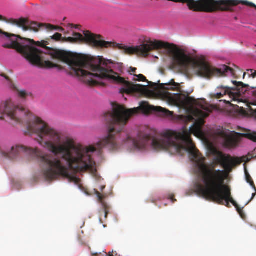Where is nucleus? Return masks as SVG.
I'll return each instance as SVG.
<instances>
[{"label":"nucleus","instance_id":"obj_1","mask_svg":"<svg viewBox=\"0 0 256 256\" xmlns=\"http://www.w3.org/2000/svg\"><path fill=\"white\" fill-rule=\"evenodd\" d=\"M112 110L104 114L107 136L100 140L96 147H86L76 144L69 138L61 143L60 134L40 118L33 115L28 110L16 105L11 100L2 102L0 104V119L26 126L25 134H36V140L38 144L52 154L44 153L38 148L19 145L12 147L8 152H2V154L6 158L14 160L22 153H26L38 160L42 173L46 180H54L62 176L67 178L70 182L79 184L80 180L69 174L68 168L57 156L58 154H62V158L67 162L72 170L78 172L88 170L94 174L96 171V163L92 158L91 153L102 148L110 150L118 149V138L132 116L138 114L140 110L146 114L155 112L163 117L172 116V112L166 108L150 106L146 102H142L140 108L128 110L117 103H112Z\"/></svg>","mask_w":256,"mask_h":256},{"label":"nucleus","instance_id":"obj_2","mask_svg":"<svg viewBox=\"0 0 256 256\" xmlns=\"http://www.w3.org/2000/svg\"><path fill=\"white\" fill-rule=\"evenodd\" d=\"M183 104L190 113L188 118L194 120L189 130L184 128L178 132L168 130L156 136L140 134L136 139L127 136L125 142L131 144L139 150L150 144L156 150H166L171 154L182 156L188 152L190 160L198 168L203 182V184L199 182L194 184L196 193L207 200L228 208L230 207L231 202L244 218L243 210L232 196L230 188L224 184L226 176L225 170H216L214 164H204L205 158L200 153L191 138L192 134L196 136L203 135L204 118L212 112L210 105L204 100H196L190 96L184 98Z\"/></svg>","mask_w":256,"mask_h":256},{"label":"nucleus","instance_id":"obj_3","mask_svg":"<svg viewBox=\"0 0 256 256\" xmlns=\"http://www.w3.org/2000/svg\"><path fill=\"white\" fill-rule=\"evenodd\" d=\"M50 54L52 58L68 64L70 68V74L81 78L82 80L88 86L98 84L96 80L98 78L122 84L123 87L120 89L122 94L138 92L144 94L146 92V86L134 84L120 76L124 72L122 63H114L102 56L88 57L58 50H51Z\"/></svg>","mask_w":256,"mask_h":256},{"label":"nucleus","instance_id":"obj_4","mask_svg":"<svg viewBox=\"0 0 256 256\" xmlns=\"http://www.w3.org/2000/svg\"><path fill=\"white\" fill-rule=\"evenodd\" d=\"M84 35L81 34L73 32V37H62V34L56 32L50 38L56 42L62 41L72 44L78 42H87L90 46L96 48H118L123 50L124 53L128 54H136L137 55L146 57L149 52L153 50H156V40H149L146 44L136 46H127L122 44L114 42H106L103 40V36L100 34H94L90 31H84Z\"/></svg>","mask_w":256,"mask_h":256},{"label":"nucleus","instance_id":"obj_5","mask_svg":"<svg viewBox=\"0 0 256 256\" xmlns=\"http://www.w3.org/2000/svg\"><path fill=\"white\" fill-rule=\"evenodd\" d=\"M3 34L10 38L11 43L4 44L3 47L6 48L14 49L32 64L42 68H60L58 64L53 63L48 60V56L50 53L47 54L41 50L30 45L35 44L36 46L44 48L48 50L46 46L48 42L44 40L42 42H34V40L24 38L19 35L11 34L3 32L0 30V34Z\"/></svg>","mask_w":256,"mask_h":256},{"label":"nucleus","instance_id":"obj_6","mask_svg":"<svg viewBox=\"0 0 256 256\" xmlns=\"http://www.w3.org/2000/svg\"><path fill=\"white\" fill-rule=\"evenodd\" d=\"M232 82L234 86V88L223 86L218 88V89L220 88L222 90L215 94L216 98H220L224 96L228 95L232 99V101L241 102L240 98L248 90L249 86L236 81H232Z\"/></svg>","mask_w":256,"mask_h":256},{"label":"nucleus","instance_id":"obj_7","mask_svg":"<svg viewBox=\"0 0 256 256\" xmlns=\"http://www.w3.org/2000/svg\"><path fill=\"white\" fill-rule=\"evenodd\" d=\"M216 156V160L217 164H220L226 171L230 172L234 167L240 164L242 162H248L250 158L247 156L241 158L232 157L229 154H224L222 152L215 150L214 152Z\"/></svg>","mask_w":256,"mask_h":256},{"label":"nucleus","instance_id":"obj_8","mask_svg":"<svg viewBox=\"0 0 256 256\" xmlns=\"http://www.w3.org/2000/svg\"><path fill=\"white\" fill-rule=\"evenodd\" d=\"M12 24L16 25L22 28L24 32L28 30H32L34 32H38L39 29L41 28H46V24H40L36 22L30 21L28 18H21L17 20H11L10 21Z\"/></svg>","mask_w":256,"mask_h":256},{"label":"nucleus","instance_id":"obj_9","mask_svg":"<svg viewBox=\"0 0 256 256\" xmlns=\"http://www.w3.org/2000/svg\"><path fill=\"white\" fill-rule=\"evenodd\" d=\"M96 195L98 198V202L102 204V208L100 210V220L101 223H103L102 216L104 215L105 220L107 218V216L108 213L109 206L104 202L105 196L100 194L98 192H96Z\"/></svg>","mask_w":256,"mask_h":256},{"label":"nucleus","instance_id":"obj_10","mask_svg":"<svg viewBox=\"0 0 256 256\" xmlns=\"http://www.w3.org/2000/svg\"><path fill=\"white\" fill-rule=\"evenodd\" d=\"M2 76L5 78L6 80H7L8 82V85L10 88L12 90H16L18 92V96L23 99L26 98L28 96H32V94L30 92H28L26 90H19L15 84L13 82L10 80V78L4 74H0Z\"/></svg>","mask_w":256,"mask_h":256},{"label":"nucleus","instance_id":"obj_11","mask_svg":"<svg viewBox=\"0 0 256 256\" xmlns=\"http://www.w3.org/2000/svg\"><path fill=\"white\" fill-rule=\"evenodd\" d=\"M236 135H239L242 137H244L250 139L254 142H256V132L248 130L246 134L236 133ZM252 157H256V148L252 152Z\"/></svg>","mask_w":256,"mask_h":256},{"label":"nucleus","instance_id":"obj_12","mask_svg":"<svg viewBox=\"0 0 256 256\" xmlns=\"http://www.w3.org/2000/svg\"><path fill=\"white\" fill-rule=\"evenodd\" d=\"M238 143V140L234 136L230 135L224 136V144L226 147L233 148Z\"/></svg>","mask_w":256,"mask_h":256},{"label":"nucleus","instance_id":"obj_13","mask_svg":"<svg viewBox=\"0 0 256 256\" xmlns=\"http://www.w3.org/2000/svg\"><path fill=\"white\" fill-rule=\"evenodd\" d=\"M165 85L167 86V87L165 88V89L167 90H176L178 92H180V84L176 82L173 79L171 80L168 84H166Z\"/></svg>","mask_w":256,"mask_h":256},{"label":"nucleus","instance_id":"obj_14","mask_svg":"<svg viewBox=\"0 0 256 256\" xmlns=\"http://www.w3.org/2000/svg\"><path fill=\"white\" fill-rule=\"evenodd\" d=\"M245 174H246V182L250 184V185L252 187V188H254V192L252 194V198L250 200V202L254 198L255 196L256 195V187L254 185V181L252 180V178H251L250 176L247 172L246 168H245Z\"/></svg>","mask_w":256,"mask_h":256},{"label":"nucleus","instance_id":"obj_15","mask_svg":"<svg viewBox=\"0 0 256 256\" xmlns=\"http://www.w3.org/2000/svg\"><path fill=\"white\" fill-rule=\"evenodd\" d=\"M46 28L49 30H57L60 31L62 32H64V29L62 28V27H60L58 26H54V25H52L51 24H46Z\"/></svg>","mask_w":256,"mask_h":256},{"label":"nucleus","instance_id":"obj_16","mask_svg":"<svg viewBox=\"0 0 256 256\" xmlns=\"http://www.w3.org/2000/svg\"><path fill=\"white\" fill-rule=\"evenodd\" d=\"M134 78L132 79L133 80L139 82H145L146 80V78L142 74H134Z\"/></svg>","mask_w":256,"mask_h":256},{"label":"nucleus","instance_id":"obj_17","mask_svg":"<svg viewBox=\"0 0 256 256\" xmlns=\"http://www.w3.org/2000/svg\"><path fill=\"white\" fill-rule=\"evenodd\" d=\"M240 4H242L243 5L249 6H250L252 8H254L256 9V5H255V4H254V3L249 2L247 0H240Z\"/></svg>","mask_w":256,"mask_h":256},{"label":"nucleus","instance_id":"obj_18","mask_svg":"<svg viewBox=\"0 0 256 256\" xmlns=\"http://www.w3.org/2000/svg\"><path fill=\"white\" fill-rule=\"evenodd\" d=\"M17 20L18 19H14V18L7 19L6 18L3 16L2 15H0V20L4 21L7 23L11 24H12V23L10 21H11V20Z\"/></svg>","mask_w":256,"mask_h":256},{"label":"nucleus","instance_id":"obj_19","mask_svg":"<svg viewBox=\"0 0 256 256\" xmlns=\"http://www.w3.org/2000/svg\"><path fill=\"white\" fill-rule=\"evenodd\" d=\"M136 68L130 67L129 70H128V72L130 74H134V73L136 72Z\"/></svg>","mask_w":256,"mask_h":256},{"label":"nucleus","instance_id":"obj_20","mask_svg":"<svg viewBox=\"0 0 256 256\" xmlns=\"http://www.w3.org/2000/svg\"><path fill=\"white\" fill-rule=\"evenodd\" d=\"M249 77H252L253 78H256V70L254 71L252 74H248Z\"/></svg>","mask_w":256,"mask_h":256},{"label":"nucleus","instance_id":"obj_21","mask_svg":"<svg viewBox=\"0 0 256 256\" xmlns=\"http://www.w3.org/2000/svg\"><path fill=\"white\" fill-rule=\"evenodd\" d=\"M169 198L172 200V202H174L176 201V200L174 198V195L173 194L170 196Z\"/></svg>","mask_w":256,"mask_h":256},{"label":"nucleus","instance_id":"obj_22","mask_svg":"<svg viewBox=\"0 0 256 256\" xmlns=\"http://www.w3.org/2000/svg\"><path fill=\"white\" fill-rule=\"evenodd\" d=\"M106 256H114L113 254V252H109L108 254L104 252Z\"/></svg>","mask_w":256,"mask_h":256},{"label":"nucleus","instance_id":"obj_23","mask_svg":"<svg viewBox=\"0 0 256 256\" xmlns=\"http://www.w3.org/2000/svg\"><path fill=\"white\" fill-rule=\"evenodd\" d=\"M70 26L72 28H78L79 26L78 25H74L73 24H71Z\"/></svg>","mask_w":256,"mask_h":256},{"label":"nucleus","instance_id":"obj_24","mask_svg":"<svg viewBox=\"0 0 256 256\" xmlns=\"http://www.w3.org/2000/svg\"><path fill=\"white\" fill-rule=\"evenodd\" d=\"M247 71L248 72H250V74H252V72H254V70L252 69H250V70H248Z\"/></svg>","mask_w":256,"mask_h":256},{"label":"nucleus","instance_id":"obj_25","mask_svg":"<svg viewBox=\"0 0 256 256\" xmlns=\"http://www.w3.org/2000/svg\"><path fill=\"white\" fill-rule=\"evenodd\" d=\"M105 188V186H102L101 188V190H102L104 188Z\"/></svg>","mask_w":256,"mask_h":256},{"label":"nucleus","instance_id":"obj_26","mask_svg":"<svg viewBox=\"0 0 256 256\" xmlns=\"http://www.w3.org/2000/svg\"><path fill=\"white\" fill-rule=\"evenodd\" d=\"M246 75V72H244V76H243V78H244Z\"/></svg>","mask_w":256,"mask_h":256},{"label":"nucleus","instance_id":"obj_27","mask_svg":"<svg viewBox=\"0 0 256 256\" xmlns=\"http://www.w3.org/2000/svg\"><path fill=\"white\" fill-rule=\"evenodd\" d=\"M64 34H68V32H65L64 31Z\"/></svg>","mask_w":256,"mask_h":256}]
</instances>
